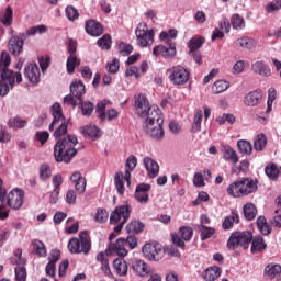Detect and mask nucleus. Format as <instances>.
Wrapping results in <instances>:
<instances>
[{"mask_svg": "<svg viewBox=\"0 0 281 281\" xmlns=\"http://www.w3.org/2000/svg\"><path fill=\"white\" fill-rule=\"evenodd\" d=\"M52 115L53 122L48 126V131H54L53 137L58 139L54 147V157L55 160L60 164H69L76 155H78V149L76 148V144H78V137L76 135L68 134L67 131L69 128V124L65 122V115L63 114V106L60 103H55L52 106ZM63 135H67L65 138Z\"/></svg>", "mask_w": 281, "mask_h": 281, "instance_id": "nucleus-1", "label": "nucleus"}, {"mask_svg": "<svg viewBox=\"0 0 281 281\" xmlns=\"http://www.w3.org/2000/svg\"><path fill=\"white\" fill-rule=\"evenodd\" d=\"M134 106L139 117H145L143 128L153 139L164 138V113L157 105H150L146 94L135 97Z\"/></svg>", "mask_w": 281, "mask_h": 281, "instance_id": "nucleus-2", "label": "nucleus"}, {"mask_svg": "<svg viewBox=\"0 0 281 281\" xmlns=\"http://www.w3.org/2000/svg\"><path fill=\"white\" fill-rule=\"evenodd\" d=\"M257 190L258 180H254L252 178H243L231 183L227 187L226 192L228 196H233V199H243V196L254 194Z\"/></svg>", "mask_w": 281, "mask_h": 281, "instance_id": "nucleus-3", "label": "nucleus"}, {"mask_svg": "<svg viewBox=\"0 0 281 281\" xmlns=\"http://www.w3.org/2000/svg\"><path fill=\"white\" fill-rule=\"evenodd\" d=\"M133 212V206L131 204L125 203L123 205H119L110 215V225H116L114 227V233L120 234L122 229H124V225L128 223V218H131V214Z\"/></svg>", "mask_w": 281, "mask_h": 281, "instance_id": "nucleus-4", "label": "nucleus"}, {"mask_svg": "<svg viewBox=\"0 0 281 281\" xmlns=\"http://www.w3.org/2000/svg\"><path fill=\"white\" fill-rule=\"evenodd\" d=\"M68 249L70 254H83V256H88L89 251H91V237L89 236V232L82 231L79 234V238H70Z\"/></svg>", "mask_w": 281, "mask_h": 281, "instance_id": "nucleus-5", "label": "nucleus"}, {"mask_svg": "<svg viewBox=\"0 0 281 281\" xmlns=\"http://www.w3.org/2000/svg\"><path fill=\"white\" fill-rule=\"evenodd\" d=\"M21 85L23 82V76L21 72H14V70H2L0 72V95L4 98L10 93L11 89H14V85Z\"/></svg>", "mask_w": 281, "mask_h": 281, "instance_id": "nucleus-6", "label": "nucleus"}, {"mask_svg": "<svg viewBox=\"0 0 281 281\" xmlns=\"http://www.w3.org/2000/svg\"><path fill=\"white\" fill-rule=\"evenodd\" d=\"M251 240H254V234H251V232H234L227 240V248L232 251L238 249V247H241V249H249Z\"/></svg>", "mask_w": 281, "mask_h": 281, "instance_id": "nucleus-7", "label": "nucleus"}, {"mask_svg": "<svg viewBox=\"0 0 281 281\" xmlns=\"http://www.w3.org/2000/svg\"><path fill=\"white\" fill-rule=\"evenodd\" d=\"M135 34L139 47H150L155 43V30H148V24L145 22L137 25Z\"/></svg>", "mask_w": 281, "mask_h": 281, "instance_id": "nucleus-8", "label": "nucleus"}, {"mask_svg": "<svg viewBox=\"0 0 281 281\" xmlns=\"http://www.w3.org/2000/svg\"><path fill=\"white\" fill-rule=\"evenodd\" d=\"M167 71L169 74V80L175 87H183V85H188V80H190V70H188V68L178 65L171 67Z\"/></svg>", "mask_w": 281, "mask_h": 281, "instance_id": "nucleus-9", "label": "nucleus"}, {"mask_svg": "<svg viewBox=\"0 0 281 281\" xmlns=\"http://www.w3.org/2000/svg\"><path fill=\"white\" fill-rule=\"evenodd\" d=\"M153 56L159 58H175L177 56V43L172 40H167L165 45H157L153 49Z\"/></svg>", "mask_w": 281, "mask_h": 281, "instance_id": "nucleus-10", "label": "nucleus"}, {"mask_svg": "<svg viewBox=\"0 0 281 281\" xmlns=\"http://www.w3.org/2000/svg\"><path fill=\"white\" fill-rule=\"evenodd\" d=\"M23 199H25V192L21 189H13L9 193L5 191V204L11 210H21L23 207Z\"/></svg>", "mask_w": 281, "mask_h": 281, "instance_id": "nucleus-11", "label": "nucleus"}, {"mask_svg": "<svg viewBox=\"0 0 281 281\" xmlns=\"http://www.w3.org/2000/svg\"><path fill=\"white\" fill-rule=\"evenodd\" d=\"M142 251L147 260L158 261L164 258V248H161V244L159 243H147L143 246Z\"/></svg>", "mask_w": 281, "mask_h": 281, "instance_id": "nucleus-12", "label": "nucleus"}, {"mask_svg": "<svg viewBox=\"0 0 281 281\" xmlns=\"http://www.w3.org/2000/svg\"><path fill=\"white\" fill-rule=\"evenodd\" d=\"M131 268L135 274L139 276V278H146V276H150V266H148V263L142 259H134L131 263Z\"/></svg>", "mask_w": 281, "mask_h": 281, "instance_id": "nucleus-13", "label": "nucleus"}, {"mask_svg": "<svg viewBox=\"0 0 281 281\" xmlns=\"http://www.w3.org/2000/svg\"><path fill=\"white\" fill-rule=\"evenodd\" d=\"M24 76L27 78L33 85H38L41 80V70L36 63H30L24 68Z\"/></svg>", "mask_w": 281, "mask_h": 281, "instance_id": "nucleus-14", "label": "nucleus"}, {"mask_svg": "<svg viewBox=\"0 0 281 281\" xmlns=\"http://www.w3.org/2000/svg\"><path fill=\"white\" fill-rule=\"evenodd\" d=\"M262 102V90H254L244 97L245 106H258Z\"/></svg>", "mask_w": 281, "mask_h": 281, "instance_id": "nucleus-15", "label": "nucleus"}, {"mask_svg": "<svg viewBox=\"0 0 281 281\" xmlns=\"http://www.w3.org/2000/svg\"><path fill=\"white\" fill-rule=\"evenodd\" d=\"M126 243L124 241V237H120L115 244H110L108 249L110 254H116L124 258V256H128V250H126Z\"/></svg>", "mask_w": 281, "mask_h": 281, "instance_id": "nucleus-16", "label": "nucleus"}, {"mask_svg": "<svg viewBox=\"0 0 281 281\" xmlns=\"http://www.w3.org/2000/svg\"><path fill=\"white\" fill-rule=\"evenodd\" d=\"M221 153L223 155V159L225 161H229L231 164H233V166H236V164L240 161L238 153H236V150L229 145H223Z\"/></svg>", "mask_w": 281, "mask_h": 281, "instance_id": "nucleus-17", "label": "nucleus"}, {"mask_svg": "<svg viewBox=\"0 0 281 281\" xmlns=\"http://www.w3.org/2000/svg\"><path fill=\"white\" fill-rule=\"evenodd\" d=\"M148 192H150V184L140 183L136 187L135 199L138 203H148Z\"/></svg>", "mask_w": 281, "mask_h": 281, "instance_id": "nucleus-18", "label": "nucleus"}, {"mask_svg": "<svg viewBox=\"0 0 281 281\" xmlns=\"http://www.w3.org/2000/svg\"><path fill=\"white\" fill-rule=\"evenodd\" d=\"M80 133L83 134V137H89L92 142L102 137V131H100L95 125H86L80 128Z\"/></svg>", "mask_w": 281, "mask_h": 281, "instance_id": "nucleus-19", "label": "nucleus"}, {"mask_svg": "<svg viewBox=\"0 0 281 281\" xmlns=\"http://www.w3.org/2000/svg\"><path fill=\"white\" fill-rule=\"evenodd\" d=\"M86 32L90 36H102L104 29L102 27V24L95 20H88L86 22Z\"/></svg>", "mask_w": 281, "mask_h": 281, "instance_id": "nucleus-20", "label": "nucleus"}, {"mask_svg": "<svg viewBox=\"0 0 281 281\" xmlns=\"http://www.w3.org/2000/svg\"><path fill=\"white\" fill-rule=\"evenodd\" d=\"M70 93L76 98V100L82 102V97L87 93L85 83H82V81H72L70 85Z\"/></svg>", "mask_w": 281, "mask_h": 281, "instance_id": "nucleus-21", "label": "nucleus"}, {"mask_svg": "<svg viewBox=\"0 0 281 281\" xmlns=\"http://www.w3.org/2000/svg\"><path fill=\"white\" fill-rule=\"evenodd\" d=\"M9 52L13 56H19L23 52V40L19 36H13L9 40Z\"/></svg>", "mask_w": 281, "mask_h": 281, "instance_id": "nucleus-22", "label": "nucleus"}, {"mask_svg": "<svg viewBox=\"0 0 281 281\" xmlns=\"http://www.w3.org/2000/svg\"><path fill=\"white\" fill-rule=\"evenodd\" d=\"M143 161H144V166L148 172V176L151 179H155V177H157V175H159V164H157L155 161V159H153L150 157H145Z\"/></svg>", "mask_w": 281, "mask_h": 281, "instance_id": "nucleus-23", "label": "nucleus"}, {"mask_svg": "<svg viewBox=\"0 0 281 281\" xmlns=\"http://www.w3.org/2000/svg\"><path fill=\"white\" fill-rule=\"evenodd\" d=\"M251 69L254 74L262 76V78H269L271 76V68L265 64V61H256L252 64Z\"/></svg>", "mask_w": 281, "mask_h": 281, "instance_id": "nucleus-24", "label": "nucleus"}, {"mask_svg": "<svg viewBox=\"0 0 281 281\" xmlns=\"http://www.w3.org/2000/svg\"><path fill=\"white\" fill-rule=\"evenodd\" d=\"M221 273H223V270H221V267L218 266L209 267L203 272V280L205 281L218 280V278H221Z\"/></svg>", "mask_w": 281, "mask_h": 281, "instance_id": "nucleus-25", "label": "nucleus"}, {"mask_svg": "<svg viewBox=\"0 0 281 281\" xmlns=\"http://www.w3.org/2000/svg\"><path fill=\"white\" fill-rule=\"evenodd\" d=\"M250 243L251 254H260V251H265V249H267V244L265 243V238L262 236H252V240Z\"/></svg>", "mask_w": 281, "mask_h": 281, "instance_id": "nucleus-26", "label": "nucleus"}, {"mask_svg": "<svg viewBox=\"0 0 281 281\" xmlns=\"http://www.w3.org/2000/svg\"><path fill=\"white\" fill-rule=\"evenodd\" d=\"M14 19V10L12 7H7L4 11L0 12V23L4 25V27H10L12 25V21Z\"/></svg>", "mask_w": 281, "mask_h": 281, "instance_id": "nucleus-27", "label": "nucleus"}, {"mask_svg": "<svg viewBox=\"0 0 281 281\" xmlns=\"http://www.w3.org/2000/svg\"><path fill=\"white\" fill-rule=\"evenodd\" d=\"M0 221H7L10 216V209L5 203V189L0 190Z\"/></svg>", "mask_w": 281, "mask_h": 281, "instance_id": "nucleus-28", "label": "nucleus"}, {"mask_svg": "<svg viewBox=\"0 0 281 281\" xmlns=\"http://www.w3.org/2000/svg\"><path fill=\"white\" fill-rule=\"evenodd\" d=\"M203 45H205V37L195 35L189 41L188 48L189 52H196L198 49H201Z\"/></svg>", "mask_w": 281, "mask_h": 281, "instance_id": "nucleus-29", "label": "nucleus"}, {"mask_svg": "<svg viewBox=\"0 0 281 281\" xmlns=\"http://www.w3.org/2000/svg\"><path fill=\"white\" fill-rule=\"evenodd\" d=\"M113 267L117 276H127L128 273V263L123 258L115 259L113 261Z\"/></svg>", "mask_w": 281, "mask_h": 281, "instance_id": "nucleus-30", "label": "nucleus"}, {"mask_svg": "<svg viewBox=\"0 0 281 281\" xmlns=\"http://www.w3.org/2000/svg\"><path fill=\"white\" fill-rule=\"evenodd\" d=\"M144 223L133 220L126 225V232L127 234H142L144 232Z\"/></svg>", "mask_w": 281, "mask_h": 281, "instance_id": "nucleus-31", "label": "nucleus"}, {"mask_svg": "<svg viewBox=\"0 0 281 281\" xmlns=\"http://www.w3.org/2000/svg\"><path fill=\"white\" fill-rule=\"evenodd\" d=\"M243 212L246 221H254L256 214H258V210L254 203H246L243 207Z\"/></svg>", "mask_w": 281, "mask_h": 281, "instance_id": "nucleus-32", "label": "nucleus"}, {"mask_svg": "<svg viewBox=\"0 0 281 281\" xmlns=\"http://www.w3.org/2000/svg\"><path fill=\"white\" fill-rule=\"evenodd\" d=\"M281 273V266L278 263H269L265 268V276L270 278V280H273L277 276H280Z\"/></svg>", "mask_w": 281, "mask_h": 281, "instance_id": "nucleus-33", "label": "nucleus"}, {"mask_svg": "<svg viewBox=\"0 0 281 281\" xmlns=\"http://www.w3.org/2000/svg\"><path fill=\"white\" fill-rule=\"evenodd\" d=\"M234 223H240V217L236 212H232L231 215L225 217L222 227L223 229H232V227H234Z\"/></svg>", "mask_w": 281, "mask_h": 281, "instance_id": "nucleus-34", "label": "nucleus"}, {"mask_svg": "<svg viewBox=\"0 0 281 281\" xmlns=\"http://www.w3.org/2000/svg\"><path fill=\"white\" fill-rule=\"evenodd\" d=\"M265 173L269 179H272V181H276L278 177H280V169H278V165L271 162L265 167Z\"/></svg>", "mask_w": 281, "mask_h": 281, "instance_id": "nucleus-35", "label": "nucleus"}, {"mask_svg": "<svg viewBox=\"0 0 281 281\" xmlns=\"http://www.w3.org/2000/svg\"><path fill=\"white\" fill-rule=\"evenodd\" d=\"M11 63L12 59L10 58V54L3 50L0 56V74H3V71H11L9 69Z\"/></svg>", "mask_w": 281, "mask_h": 281, "instance_id": "nucleus-36", "label": "nucleus"}, {"mask_svg": "<svg viewBox=\"0 0 281 281\" xmlns=\"http://www.w3.org/2000/svg\"><path fill=\"white\" fill-rule=\"evenodd\" d=\"M66 67L68 74H74V71H76V67H80V59L78 58V55H69Z\"/></svg>", "mask_w": 281, "mask_h": 281, "instance_id": "nucleus-37", "label": "nucleus"}, {"mask_svg": "<svg viewBox=\"0 0 281 281\" xmlns=\"http://www.w3.org/2000/svg\"><path fill=\"white\" fill-rule=\"evenodd\" d=\"M33 245V249L36 254V256H38V258H43L45 256H47V248H45V244L43 241H41L40 239H34L32 241Z\"/></svg>", "mask_w": 281, "mask_h": 281, "instance_id": "nucleus-38", "label": "nucleus"}, {"mask_svg": "<svg viewBox=\"0 0 281 281\" xmlns=\"http://www.w3.org/2000/svg\"><path fill=\"white\" fill-rule=\"evenodd\" d=\"M235 45L244 47V49H254L256 47V42L250 37H240L235 41Z\"/></svg>", "mask_w": 281, "mask_h": 281, "instance_id": "nucleus-39", "label": "nucleus"}, {"mask_svg": "<svg viewBox=\"0 0 281 281\" xmlns=\"http://www.w3.org/2000/svg\"><path fill=\"white\" fill-rule=\"evenodd\" d=\"M231 24L233 30H245V19L238 13L232 15Z\"/></svg>", "mask_w": 281, "mask_h": 281, "instance_id": "nucleus-40", "label": "nucleus"}, {"mask_svg": "<svg viewBox=\"0 0 281 281\" xmlns=\"http://www.w3.org/2000/svg\"><path fill=\"white\" fill-rule=\"evenodd\" d=\"M229 89V82L226 80H218L215 81L212 91L215 94L223 93L224 91H227Z\"/></svg>", "mask_w": 281, "mask_h": 281, "instance_id": "nucleus-41", "label": "nucleus"}, {"mask_svg": "<svg viewBox=\"0 0 281 281\" xmlns=\"http://www.w3.org/2000/svg\"><path fill=\"white\" fill-rule=\"evenodd\" d=\"M202 122H203V110H198L194 115L193 124L191 127L192 133H199V131H201Z\"/></svg>", "mask_w": 281, "mask_h": 281, "instance_id": "nucleus-42", "label": "nucleus"}, {"mask_svg": "<svg viewBox=\"0 0 281 281\" xmlns=\"http://www.w3.org/2000/svg\"><path fill=\"white\" fill-rule=\"evenodd\" d=\"M79 104L81 106V113L85 117H91V113H93V110L95 106L91 103V101H79Z\"/></svg>", "mask_w": 281, "mask_h": 281, "instance_id": "nucleus-43", "label": "nucleus"}, {"mask_svg": "<svg viewBox=\"0 0 281 281\" xmlns=\"http://www.w3.org/2000/svg\"><path fill=\"white\" fill-rule=\"evenodd\" d=\"M237 147L241 155H251V151L254 150L251 143L248 140H238Z\"/></svg>", "mask_w": 281, "mask_h": 281, "instance_id": "nucleus-44", "label": "nucleus"}, {"mask_svg": "<svg viewBox=\"0 0 281 281\" xmlns=\"http://www.w3.org/2000/svg\"><path fill=\"white\" fill-rule=\"evenodd\" d=\"M266 147H267V136L265 134L257 135L254 142L255 150H258V151L265 150Z\"/></svg>", "mask_w": 281, "mask_h": 281, "instance_id": "nucleus-45", "label": "nucleus"}, {"mask_svg": "<svg viewBox=\"0 0 281 281\" xmlns=\"http://www.w3.org/2000/svg\"><path fill=\"white\" fill-rule=\"evenodd\" d=\"M114 183L117 193L122 196V194H124V173L116 172L114 177Z\"/></svg>", "mask_w": 281, "mask_h": 281, "instance_id": "nucleus-46", "label": "nucleus"}, {"mask_svg": "<svg viewBox=\"0 0 281 281\" xmlns=\"http://www.w3.org/2000/svg\"><path fill=\"white\" fill-rule=\"evenodd\" d=\"M22 256H23V250L21 248H18L14 251V258H11V263L25 267V263L27 261Z\"/></svg>", "mask_w": 281, "mask_h": 281, "instance_id": "nucleus-47", "label": "nucleus"}, {"mask_svg": "<svg viewBox=\"0 0 281 281\" xmlns=\"http://www.w3.org/2000/svg\"><path fill=\"white\" fill-rule=\"evenodd\" d=\"M179 235L182 238V240H191L192 236H194V231L190 226H182L179 229Z\"/></svg>", "mask_w": 281, "mask_h": 281, "instance_id": "nucleus-48", "label": "nucleus"}, {"mask_svg": "<svg viewBox=\"0 0 281 281\" xmlns=\"http://www.w3.org/2000/svg\"><path fill=\"white\" fill-rule=\"evenodd\" d=\"M47 32V26L45 24H40L32 26L26 31L27 36H36V34H45Z\"/></svg>", "mask_w": 281, "mask_h": 281, "instance_id": "nucleus-49", "label": "nucleus"}, {"mask_svg": "<svg viewBox=\"0 0 281 281\" xmlns=\"http://www.w3.org/2000/svg\"><path fill=\"white\" fill-rule=\"evenodd\" d=\"M26 124H27V121H25L19 116H15V117L9 120L10 128H25Z\"/></svg>", "mask_w": 281, "mask_h": 281, "instance_id": "nucleus-50", "label": "nucleus"}, {"mask_svg": "<svg viewBox=\"0 0 281 281\" xmlns=\"http://www.w3.org/2000/svg\"><path fill=\"white\" fill-rule=\"evenodd\" d=\"M95 223H106L109 221V212L106 209H98L95 216H94Z\"/></svg>", "mask_w": 281, "mask_h": 281, "instance_id": "nucleus-51", "label": "nucleus"}, {"mask_svg": "<svg viewBox=\"0 0 281 281\" xmlns=\"http://www.w3.org/2000/svg\"><path fill=\"white\" fill-rule=\"evenodd\" d=\"M200 232H201V240H207V239H210V238H212L214 236V233L216 231L214 228H212V227H207L205 225H201Z\"/></svg>", "mask_w": 281, "mask_h": 281, "instance_id": "nucleus-52", "label": "nucleus"}, {"mask_svg": "<svg viewBox=\"0 0 281 281\" xmlns=\"http://www.w3.org/2000/svg\"><path fill=\"white\" fill-rule=\"evenodd\" d=\"M216 122L220 124V126H223V124H225V122H227L228 124H235L236 116H234V114H225L224 113L216 119Z\"/></svg>", "mask_w": 281, "mask_h": 281, "instance_id": "nucleus-53", "label": "nucleus"}, {"mask_svg": "<svg viewBox=\"0 0 281 281\" xmlns=\"http://www.w3.org/2000/svg\"><path fill=\"white\" fill-rule=\"evenodd\" d=\"M15 280L16 281H25L27 280V270L25 266H18L15 269Z\"/></svg>", "mask_w": 281, "mask_h": 281, "instance_id": "nucleus-54", "label": "nucleus"}, {"mask_svg": "<svg viewBox=\"0 0 281 281\" xmlns=\"http://www.w3.org/2000/svg\"><path fill=\"white\" fill-rule=\"evenodd\" d=\"M97 43L99 47H101V49H106V50L111 49V43H112L111 35L109 34L103 35L101 38L98 40Z\"/></svg>", "mask_w": 281, "mask_h": 281, "instance_id": "nucleus-55", "label": "nucleus"}, {"mask_svg": "<svg viewBox=\"0 0 281 281\" xmlns=\"http://www.w3.org/2000/svg\"><path fill=\"white\" fill-rule=\"evenodd\" d=\"M65 12L69 21H76L80 16V13H78V9H75L74 5H68Z\"/></svg>", "mask_w": 281, "mask_h": 281, "instance_id": "nucleus-56", "label": "nucleus"}, {"mask_svg": "<svg viewBox=\"0 0 281 281\" xmlns=\"http://www.w3.org/2000/svg\"><path fill=\"white\" fill-rule=\"evenodd\" d=\"M35 139H36V142H40V144L42 146H44V144H47V140L49 139V132H47V131L36 132Z\"/></svg>", "mask_w": 281, "mask_h": 281, "instance_id": "nucleus-57", "label": "nucleus"}, {"mask_svg": "<svg viewBox=\"0 0 281 281\" xmlns=\"http://www.w3.org/2000/svg\"><path fill=\"white\" fill-rule=\"evenodd\" d=\"M265 9L268 14H271V12H278V10L281 9V0H273L268 3Z\"/></svg>", "mask_w": 281, "mask_h": 281, "instance_id": "nucleus-58", "label": "nucleus"}, {"mask_svg": "<svg viewBox=\"0 0 281 281\" xmlns=\"http://www.w3.org/2000/svg\"><path fill=\"white\" fill-rule=\"evenodd\" d=\"M193 186L195 188H204L205 186V178L203 177V173L201 172H195L193 176Z\"/></svg>", "mask_w": 281, "mask_h": 281, "instance_id": "nucleus-59", "label": "nucleus"}, {"mask_svg": "<svg viewBox=\"0 0 281 281\" xmlns=\"http://www.w3.org/2000/svg\"><path fill=\"white\" fill-rule=\"evenodd\" d=\"M52 177V169H49L48 165H42L40 167V178L43 179V181H46V179H49Z\"/></svg>", "mask_w": 281, "mask_h": 281, "instance_id": "nucleus-60", "label": "nucleus"}, {"mask_svg": "<svg viewBox=\"0 0 281 281\" xmlns=\"http://www.w3.org/2000/svg\"><path fill=\"white\" fill-rule=\"evenodd\" d=\"M273 100H276V90L273 88L269 89V95L267 101V110L266 113H271L273 106Z\"/></svg>", "mask_w": 281, "mask_h": 281, "instance_id": "nucleus-61", "label": "nucleus"}, {"mask_svg": "<svg viewBox=\"0 0 281 281\" xmlns=\"http://www.w3.org/2000/svg\"><path fill=\"white\" fill-rule=\"evenodd\" d=\"M124 243L128 249H136L138 240L135 235H130L127 238H124Z\"/></svg>", "mask_w": 281, "mask_h": 281, "instance_id": "nucleus-62", "label": "nucleus"}, {"mask_svg": "<svg viewBox=\"0 0 281 281\" xmlns=\"http://www.w3.org/2000/svg\"><path fill=\"white\" fill-rule=\"evenodd\" d=\"M75 189L78 194H85L87 190V180H79L78 182H75Z\"/></svg>", "mask_w": 281, "mask_h": 281, "instance_id": "nucleus-63", "label": "nucleus"}, {"mask_svg": "<svg viewBox=\"0 0 281 281\" xmlns=\"http://www.w3.org/2000/svg\"><path fill=\"white\" fill-rule=\"evenodd\" d=\"M48 262L50 265H56V262H58V260H60V250L58 249H53L50 251V256L48 257Z\"/></svg>", "mask_w": 281, "mask_h": 281, "instance_id": "nucleus-64", "label": "nucleus"}]
</instances>
